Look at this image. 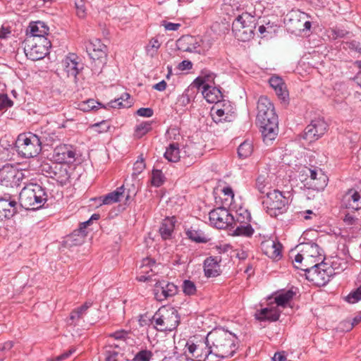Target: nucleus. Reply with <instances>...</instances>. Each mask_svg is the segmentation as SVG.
Instances as JSON below:
<instances>
[{
	"label": "nucleus",
	"mask_w": 361,
	"mask_h": 361,
	"mask_svg": "<svg viewBox=\"0 0 361 361\" xmlns=\"http://www.w3.org/2000/svg\"><path fill=\"white\" fill-rule=\"evenodd\" d=\"M75 351V350L73 349H71L69 350L68 351L64 353H62L61 355L57 356L56 357V361H62V360H64L66 359H67L71 354H73V353Z\"/></svg>",
	"instance_id": "nucleus-62"
},
{
	"label": "nucleus",
	"mask_w": 361,
	"mask_h": 361,
	"mask_svg": "<svg viewBox=\"0 0 361 361\" xmlns=\"http://www.w3.org/2000/svg\"><path fill=\"white\" fill-rule=\"evenodd\" d=\"M192 63L190 61H183L180 64H179V68L180 70H189L190 68H192Z\"/></svg>",
	"instance_id": "nucleus-63"
},
{
	"label": "nucleus",
	"mask_w": 361,
	"mask_h": 361,
	"mask_svg": "<svg viewBox=\"0 0 361 361\" xmlns=\"http://www.w3.org/2000/svg\"><path fill=\"white\" fill-rule=\"evenodd\" d=\"M182 288L183 293L187 295H195L197 291L195 283L190 280H185L183 281Z\"/></svg>",
	"instance_id": "nucleus-47"
},
{
	"label": "nucleus",
	"mask_w": 361,
	"mask_h": 361,
	"mask_svg": "<svg viewBox=\"0 0 361 361\" xmlns=\"http://www.w3.org/2000/svg\"><path fill=\"white\" fill-rule=\"evenodd\" d=\"M15 147L20 157L32 158L37 157L41 152L42 142L34 133H21L15 142Z\"/></svg>",
	"instance_id": "nucleus-3"
},
{
	"label": "nucleus",
	"mask_w": 361,
	"mask_h": 361,
	"mask_svg": "<svg viewBox=\"0 0 361 361\" xmlns=\"http://www.w3.org/2000/svg\"><path fill=\"white\" fill-rule=\"evenodd\" d=\"M87 51L91 59H92L98 66H104L106 62L107 48L105 44L102 43L99 39L92 40L87 47Z\"/></svg>",
	"instance_id": "nucleus-14"
},
{
	"label": "nucleus",
	"mask_w": 361,
	"mask_h": 361,
	"mask_svg": "<svg viewBox=\"0 0 361 361\" xmlns=\"http://www.w3.org/2000/svg\"><path fill=\"white\" fill-rule=\"evenodd\" d=\"M272 361H286V357L283 353H276Z\"/></svg>",
	"instance_id": "nucleus-64"
},
{
	"label": "nucleus",
	"mask_w": 361,
	"mask_h": 361,
	"mask_svg": "<svg viewBox=\"0 0 361 361\" xmlns=\"http://www.w3.org/2000/svg\"><path fill=\"white\" fill-rule=\"evenodd\" d=\"M165 181V176L159 169H154L152 172L151 183L154 187L161 186Z\"/></svg>",
	"instance_id": "nucleus-41"
},
{
	"label": "nucleus",
	"mask_w": 361,
	"mask_h": 361,
	"mask_svg": "<svg viewBox=\"0 0 361 361\" xmlns=\"http://www.w3.org/2000/svg\"><path fill=\"white\" fill-rule=\"evenodd\" d=\"M11 34V30L8 27L2 26L0 28V39H6Z\"/></svg>",
	"instance_id": "nucleus-61"
},
{
	"label": "nucleus",
	"mask_w": 361,
	"mask_h": 361,
	"mask_svg": "<svg viewBox=\"0 0 361 361\" xmlns=\"http://www.w3.org/2000/svg\"><path fill=\"white\" fill-rule=\"evenodd\" d=\"M101 104L94 99H88L85 102H83L80 104V109L84 111H88L90 110H93L97 108V105H100Z\"/></svg>",
	"instance_id": "nucleus-52"
},
{
	"label": "nucleus",
	"mask_w": 361,
	"mask_h": 361,
	"mask_svg": "<svg viewBox=\"0 0 361 361\" xmlns=\"http://www.w3.org/2000/svg\"><path fill=\"white\" fill-rule=\"evenodd\" d=\"M25 178L23 172L17 168L6 165L0 169V185L6 187H18Z\"/></svg>",
	"instance_id": "nucleus-7"
},
{
	"label": "nucleus",
	"mask_w": 361,
	"mask_h": 361,
	"mask_svg": "<svg viewBox=\"0 0 361 361\" xmlns=\"http://www.w3.org/2000/svg\"><path fill=\"white\" fill-rule=\"evenodd\" d=\"M109 337L113 338L116 341L125 342L130 345L133 341V339L131 338V332L123 329L110 334Z\"/></svg>",
	"instance_id": "nucleus-38"
},
{
	"label": "nucleus",
	"mask_w": 361,
	"mask_h": 361,
	"mask_svg": "<svg viewBox=\"0 0 361 361\" xmlns=\"http://www.w3.org/2000/svg\"><path fill=\"white\" fill-rule=\"evenodd\" d=\"M342 205L345 208L358 210L361 209V190H349L343 196Z\"/></svg>",
	"instance_id": "nucleus-24"
},
{
	"label": "nucleus",
	"mask_w": 361,
	"mask_h": 361,
	"mask_svg": "<svg viewBox=\"0 0 361 361\" xmlns=\"http://www.w3.org/2000/svg\"><path fill=\"white\" fill-rule=\"evenodd\" d=\"M160 46L161 44L159 43V40L157 39L152 38L151 40H149V43L145 47L147 55L154 56L157 53Z\"/></svg>",
	"instance_id": "nucleus-44"
},
{
	"label": "nucleus",
	"mask_w": 361,
	"mask_h": 361,
	"mask_svg": "<svg viewBox=\"0 0 361 361\" xmlns=\"http://www.w3.org/2000/svg\"><path fill=\"white\" fill-rule=\"evenodd\" d=\"M178 312L173 307H162L154 314L152 322L154 327L160 331H171L179 324Z\"/></svg>",
	"instance_id": "nucleus-4"
},
{
	"label": "nucleus",
	"mask_w": 361,
	"mask_h": 361,
	"mask_svg": "<svg viewBox=\"0 0 361 361\" xmlns=\"http://www.w3.org/2000/svg\"><path fill=\"white\" fill-rule=\"evenodd\" d=\"M343 221L345 225L352 227H358L360 226V219L355 217L354 215L349 213L346 214L343 218Z\"/></svg>",
	"instance_id": "nucleus-50"
},
{
	"label": "nucleus",
	"mask_w": 361,
	"mask_h": 361,
	"mask_svg": "<svg viewBox=\"0 0 361 361\" xmlns=\"http://www.w3.org/2000/svg\"><path fill=\"white\" fill-rule=\"evenodd\" d=\"M212 116L216 122H231L235 117V111L229 102H220L212 109Z\"/></svg>",
	"instance_id": "nucleus-13"
},
{
	"label": "nucleus",
	"mask_w": 361,
	"mask_h": 361,
	"mask_svg": "<svg viewBox=\"0 0 361 361\" xmlns=\"http://www.w3.org/2000/svg\"><path fill=\"white\" fill-rule=\"evenodd\" d=\"M237 337L228 331L216 329L207 335V345H210L212 355L221 360L229 358L235 353Z\"/></svg>",
	"instance_id": "nucleus-1"
},
{
	"label": "nucleus",
	"mask_w": 361,
	"mask_h": 361,
	"mask_svg": "<svg viewBox=\"0 0 361 361\" xmlns=\"http://www.w3.org/2000/svg\"><path fill=\"white\" fill-rule=\"evenodd\" d=\"M62 66L63 72L68 78H73L74 82H77V75L83 68L82 63L79 62V57L73 54H69L63 61Z\"/></svg>",
	"instance_id": "nucleus-16"
},
{
	"label": "nucleus",
	"mask_w": 361,
	"mask_h": 361,
	"mask_svg": "<svg viewBox=\"0 0 361 361\" xmlns=\"http://www.w3.org/2000/svg\"><path fill=\"white\" fill-rule=\"evenodd\" d=\"M76 14L80 18H84L87 16V8L85 0H75Z\"/></svg>",
	"instance_id": "nucleus-46"
},
{
	"label": "nucleus",
	"mask_w": 361,
	"mask_h": 361,
	"mask_svg": "<svg viewBox=\"0 0 361 361\" xmlns=\"http://www.w3.org/2000/svg\"><path fill=\"white\" fill-rule=\"evenodd\" d=\"M155 265V262L150 258H145L142 260L140 267V273L149 275L150 271H153L152 267Z\"/></svg>",
	"instance_id": "nucleus-45"
},
{
	"label": "nucleus",
	"mask_w": 361,
	"mask_h": 361,
	"mask_svg": "<svg viewBox=\"0 0 361 361\" xmlns=\"http://www.w3.org/2000/svg\"><path fill=\"white\" fill-rule=\"evenodd\" d=\"M82 231H74V232L68 237V242L71 245H81L86 237V234L81 233Z\"/></svg>",
	"instance_id": "nucleus-42"
},
{
	"label": "nucleus",
	"mask_w": 361,
	"mask_h": 361,
	"mask_svg": "<svg viewBox=\"0 0 361 361\" xmlns=\"http://www.w3.org/2000/svg\"><path fill=\"white\" fill-rule=\"evenodd\" d=\"M91 302H86L82 306L73 310L70 314L68 323L70 325H76L82 316L86 314L87 310L92 306Z\"/></svg>",
	"instance_id": "nucleus-31"
},
{
	"label": "nucleus",
	"mask_w": 361,
	"mask_h": 361,
	"mask_svg": "<svg viewBox=\"0 0 361 361\" xmlns=\"http://www.w3.org/2000/svg\"><path fill=\"white\" fill-rule=\"evenodd\" d=\"M177 286L166 281H157L154 286V293L155 298L162 302L177 293Z\"/></svg>",
	"instance_id": "nucleus-19"
},
{
	"label": "nucleus",
	"mask_w": 361,
	"mask_h": 361,
	"mask_svg": "<svg viewBox=\"0 0 361 361\" xmlns=\"http://www.w3.org/2000/svg\"><path fill=\"white\" fill-rule=\"evenodd\" d=\"M333 274V269L327 264L322 262L316 269L311 270L306 278L315 286H323L330 281Z\"/></svg>",
	"instance_id": "nucleus-10"
},
{
	"label": "nucleus",
	"mask_w": 361,
	"mask_h": 361,
	"mask_svg": "<svg viewBox=\"0 0 361 361\" xmlns=\"http://www.w3.org/2000/svg\"><path fill=\"white\" fill-rule=\"evenodd\" d=\"M361 322V313L355 316L352 320L347 321L348 324V331L351 330L355 325L358 324Z\"/></svg>",
	"instance_id": "nucleus-59"
},
{
	"label": "nucleus",
	"mask_w": 361,
	"mask_h": 361,
	"mask_svg": "<svg viewBox=\"0 0 361 361\" xmlns=\"http://www.w3.org/2000/svg\"><path fill=\"white\" fill-rule=\"evenodd\" d=\"M281 247L279 243L271 240L262 243V247L264 250V253L271 258H276L281 255Z\"/></svg>",
	"instance_id": "nucleus-30"
},
{
	"label": "nucleus",
	"mask_w": 361,
	"mask_h": 361,
	"mask_svg": "<svg viewBox=\"0 0 361 361\" xmlns=\"http://www.w3.org/2000/svg\"><path fill=\"white\" fill-rule=\"evenodd\" d=\"M302 255H305L306 260L308 257L315 259L317 262H322L324 260L323 250L319 245L314 243L305 244L301 250Z\"/></svg>",
	"instance_id": "nucleus-26"
},
{
	"label": "nucleus",
	"mask_w": 361,
	"mask_h": 361,
	"mask_svg": "<svg viewBox=\"0 0 361 361\" xmlns=\"http://www.w3.org/2000/svg\"><path fill=\"white\" fill-rule=\"evenodd\" d=\"M136 114L142 117H151L153 115V110L151 108H140Z\"/></svg>",
	"instance_id": "nucleus-55"
},
{
	"label": "nucleus",
	"mask_w": 361,
	"mask_h": 361,
	"mask_svg": "<svg viewBox=\"0 0 361 361\" xmlns=\"http://www.w3.org/2000/svg\"><path fill=\"white\" fill-rule=\"evenodd\" d=\"M92 128H95V130L97 131L98 133H102L106 132L109 128V126L106 121H102L94 124L92 126Z\"/></svg>",
	"instance_id": "nucleus-54"
},
{
	"label": "nucleus",
	"mask_w": 361,
	"mask_h": 361,
	"mask_svg": "<svg viewBox=\"0 0 361 361\" xmlns=\"http://www.w3.org/2000/svg\"><path fill=\"white\" fill-rule=\"evenodd\" d=\"M236 227L233 231V235L250 237L254 233V229L248 223L242 222L239 225H235Z\"/></svg>",
	"instance_id": "nucleus-36"
},
{
	"label": "nucleus",
	"mask_w": 361,
	"mask_h": 361,
	"mask_svg": "<svg viewBox=\"0 0 361 361\" xmlns=\"http://www.w3.org/2000/svg\"><path fill=\"white\" fill-rule=\"evenodd\" d=\"M153 356L152 351L142 350L139 351L134 357L133 361H150Z\"/></svg>",
	"instance_id": "nucleus-48"
},
{
	"label": "nucleus",
	"mask_w": 361,
	"mask_h": 361,
	"mask_svg": "<svg viewBox=\"0 0 361 361\" xmlns=\"http://www.w3.org/2000/svg\"><path fill=\"white\" fill-rule=\"evenodd\" d=\"M51 42L47 38H42V41H34L30 38L26 39L25 52L26 56L32 61L42 59L47 54V49Z\"/></svg>",
	"instance_id": "nucleus-8"
},
{
	"label": "nucleus",
	"mask_w": 361,
	"mask_h": 361,
	"mask_svg": "<svg viewBox=\"0 0 361 361\" xmlns=\"http://www.w3.org/2000/svg\"><path fill=\"white\" fill-rule=\"evenodd\" d=\"M124 192V187L121 186L116 190L108 193L107 195L100 197L99 199L102 200L104 204H111L115 202H118L121 197H123Z\"/></svg>",
	"instance_id": "nucleus-34"
},
{
	"label": "nucleus",
	"mask_w": 361,
	"mask_h": 361,
	"mask_svg": "<svg viewBox=\"0 0 361 361\" xmlns=\"http://www.w3.org/2000/svg\"><path fill=\"white\" fill-rule=\"evenodd\" d=\"M295 267L305 272V276L312 270L316 269L322 262H317L315 259L308 257L306 260L305 255L298 253L295 257Z\"/></svg>",
	"instance_id": "nucleus-25"
},
{
	"label": "nucleus",
	"mask_w": 361,
	"mask_h": 361,
	"mask_svg": "<svg viewBox=\"0 0 361 361\" xmlns=\"http://www.w3.org/2000/svg\"><path fill=\"white\" fill-rule=\"evenodd\" d=\"M252 152V145L250 142L245 141L243 142L238 149V156L241 158H247Z\"/></svg>",
	"instance_id": "nucleus-43"
},
{
	"label": "nucleus",
	"mask_w": 361,
	"mask_h": 361,
	"mask_svg": "<svg viewBox=\"0 0 361 361\" xmlns=\"http://www.w3.org/2000/svg\"><path fill=\"white\" fill-rule=\"evenodd\" d=\"M252 16L247 13H243L238 16L233 23V29L238 32V36L241 38L243 41L249 40L252 37L254 25H251V22L248 20H252Z\"/></svg>",
	"instance_id": "nucleus-11"
},
{
	"label": "nucleus",
	"mask_w": 361,
	"mask_h": 361,
	"mask_svg": "<svg viewBox=\"0 0 361 361\" xmlns=\"http://www.w3.org/2000/svg\"><path fill=\"white\" fill-rule=\"evenodd\" d=\"M361 300V286L355 290L351 292L347 297L346 301L349 303H356Z\"/></svg>",
	"instance_id": "nucleus-51"
},
{
	"label": "nucleus",
	"mask_w": 361,
	"mask_h": 361,
	"mask_svg": "<svg viewBox=\"0 0 361 361\" xmlns=\"http://www.w3.org/2000/svg\"><path fill=\"white\" fill-rule=\"evenodd\" d=\"M302 172L307 176L305 185H308L310 188L320 191L327 185L328 177L322 169L305 168Z\"/></svg>",
	"instance_id": "nucleus-9"
},
{
	"label": "nucleus",
	"mask_w": 361,
	"mask_h": 361,
	"mask_svg": "<svg viewBox=\"0 0 361 361\" xmlns=\"http://www.w3.org/2000/svg\"><path fill=\"white\" fill-rule=\"evenodd\" d=\"M332 32L334 38H342L344 37L346 34H348L347 31L341 29H334Z\"/></svg>",
	"instance_id": "nucleus-60"
},
{
	"label": "nucleus",
	"mask_w": 361,
	"mask_h": 361,
	"mask_svg": "<svg viewBox=\"0 0 361 361\" xmlns=\"http://www.w3.org/2000/svg\"><path fill=\"white\" fill-rule=\"evenodd\" d=\"M327 123L324 120H313L305 129L304 139L309 142L314 141L325 133Z\"/></svg>",
	"instance_id": "nucleus-17"
},
{
	"label": "nucleus",
	"mask_w": 361,
	"mask_h": 361,
	"mask_svg": "<svg viewBox=\"0 0 361 361\" xmlns=\"http://www.w3.org/2000/svg\"><path fill=\"white\" fill-rule=\"evenodd\" d=\"M204 271L207 277H215L220 274L219 260L217 257H208L204 262Z\"/></svg>",
	"instance_id": "nucleus-28"
},
{
	"label": "nucleus",
	"mask_w": 361,
	"mask_h": 361,
	"mask_svg": "<svg viewBox=\"0 0 361 361\" xmlns=\"http://www.w3.org/2000/svg\"><path fill=\"white\" fill-rule=\"evenodd\" d=\"M164 157L171 162H177L180 159L178 144H170L164 153Z\"/></svg>",
	"instance_id": "nucleus-35"
},
{
	"label": "nucleus",
	"mask_w": 361,
	"mask_h": 361,
	"mask_svg": "<svg viewBox=\"0 0 361 361\" xmlns=\"http://www.w3.org/2000/svg\"><path fill=\"white\" fill-rule=\"evenodd\" d=\"M49 31V27L42 21L31 22L27 30V39L30 38L34 41H42V38H46Z\"/></svg>",
	"instance_id": "nucleus-20"
},
{
	"label": "nucleus",
	"mask_w": 361,
	"mask_h": 361,
	"mask_svg": "<svg viewBox=\"0 0 361 361\" xmlns=\"http://www.w3.org/2000/svg\"><path fill=\"white\" fill-rule=\"evenodd\" d=\"M57 160L60 162L71 163L75 160V152L68 146H61L54 150Z\"/></svg>",
	"instance_id": "nucleus-29"
},
{
	"label": "nucleus",
	"mask_w": 361,
	"mask_h": 361,
	"mask_svg": "<svg viewBox=\"0 0 361 361\" xmlns=\"http://www.w3.org/2000/svg\"><path fill=\"white\" fill-rule=\"evenodd\" d=\"M13 105V102L8 98L7 94L0 95V111L6 110Z\"/></svg>",
	"instance_id": "nucleus-53"
},
{
	"label": "nucleus",
	"mask_w": 361,
	"mask_h": 361,
	"mask_svg": "<svg viewBox=\"0 0 361 361\" xmlns=\"http://www.w3.org/2000/svg\"><path fill=\"white\" fill-rule=\"evenodd\" d=\"M174 218H166L163 220L161 225L159 228V233L163 239H169L172 236L175 226Z\"/></svg>",
	"instance_id": "nucleus-32"
},
{
	"label": "nucleus",
	"mask_w": 361,
	"mask_h": 361,
	"mask_svg": "<svg viewBox=\"0 0 361 361\" xmlns=\"http://www.w3.org/2000/svg\"><path fill=\"white\" fill-rule=\"evenodd\" d=\"M261 128L264 142L269 145L274 140L278 135V116L275 110L269 111L262 116V119L257 118Z\"/></svg>",
	"instance_id": "nucleus-5"
},
{
	"label": "nucleus",
	"mask_w": 361,
	"mask_h": 361,
	"mask_svg": "<svg viewBox=\"0 0 361 361\" xmlns=\"http://www.w3.org/2000/svg\"><path fill=\"white\" fill-rule=\"evenodd\" d=\"M45 190L38 184L31 183L25 186L19 194V204L27 210L37 209L47 201Z\"/></svg>",
	"instance_id": "nucleus-2"
},
{
	"label": "nucleus",
	"mask_w": 361,
	"mask_h": 361,
	"mask_svg": "<svg viewBox=\"0 0 361 361\" xmlns=\"http://www.w3.org/2000/svg\"><path fill=\"white\" fill-rule=\"evenodd\" d=\"M257 118L262 119L265 113L274 110V104L267 97H260L257 102Z\"/></svg>",
	"instance_id": "nucleus-33"
},
{
	"label": "nucleus",
	"mask_w": 361,
	"mask_h": 361,
	"mask_svg": "<svg viewBox=\"0 0 361 361\" xmlns=\"http://www.w3.org/2000/svg\"><path fill=\"white\" fill-rule=\"evenodd\" d=\"M152 122L144 121L137 125L134 132V136L137 138H141L152 130Z\"/></svg>",
	"instance_id": "nucleus-39"
},
{
	"label": "nucleus",
	"mask_w": 361,
	"mask_h": 361,
	"mask_svg": "<svg viewBox=\"0 0 361 361\" xmlns=\"http://www.w3.org/2000/svg\"><path fill=\"white\" fill-rule=\"evenodd\" d=\"M18 212V203L11 197L6 195L0 197V219H10Z\"/></svg>",
	"instance_id": "nucleus-21"
},
{
	"label": "nucleus",
	"mask_w": 361,
	"mask_h": 361,
	"mask_svg": "<svg viewBox=\"0 0 361 361\" xmlns=\"http://www.w3.org/2000/svg\"><path fill=\"white\" fill-rule=\"evenodd\" d=\"M263 203L267 209V212L271 216L276 217L285 210L288 199L279 190H273L266 193Z\"/></svg>",
	"instance_id": "nucleus-6"
},
{
	"label": "nucleus",
	"mask_w": 361,
	"mask_h": 361,
	"mask_svg": "<svg viewBox=\"0 0 361 361\" xmlns=\"http://www.w3.org/2000/svg\"><path fill=\"white\" fill-rule=\"evenodd\" d=\"M210 224L219 229L232 226L234 223V217L224 207H217L212 210L209 214Z\"/></svg>",
	"instance_id": "nucleus-12"
},
{
	"label": "nucleus",
	"mask_w": 361,
	"mask_h": 361,
	"mask_svg": "<svg viewBox=\"0 0 361 361\" xmlns=\"http://www.w3.org/2000/svg\"><path fill=\"white\" fill-rule=\"evenodd\" d=\"M210 345H207V337L203 341H200L197 343L188 341L185 348L192 357L198 359V361L204 360L209 355H212L210 352Z\"/></svg>",
	"instance_id": "nucleus-18"
},
{
	"label": "nucleus",
	"mask_w": 361,
	"mask_h": 361,
	"mask_svg": "<svg viewBox=\"0 0 361 361\" xmlns=\"http://www.w3.org/2000/svg\"><path fill=\"white\" fill-rule=\"evenodd\" d=\"M194 83L198 89L202 90V93L207 102L216 104L221 102L222 94L219 88L207 83V81L201 78H197Z\"/></svg>",
	"instance_id": "nucleus-15"
},
{
	"label": "nucleus",
	"mask_w": 361,
	"mask_h": 361,
	"mask_svg": "<svg viewBox=\"0 0 361 361\" xmlns=\"http://www.w3.org/2000/svg\"><path fill=\"white\" fill-rule=\"evenodd\" d=\"M281 311L277 307H266L257 311L255 313V317L257 320H269L271 322L277 321L280 317Z\"/></svg>",
	"instance_id": "nucleus-27"
},
{
	"label": "nucleus",
	"mask_w": 361,
	"mask_h": 361,
	"mask_svg": "<svg viewBox=\"0 0 361 361\" xmlns=\"http://www.w3.org/2000/svg\"><path fill=\"white\" fill-rule=\"evenodd\" d=\"M13 346V343L12 341H7V342H5L2 346L0 347V359L1 358H4V357H2L3 354L4 353H6V351H8L10 350Z\"/></svg>",
	"instance_id": "nucleus-58"
},
{
	"label": "nucleus",
	"mask_w": 361,
	"mask_h": 361,
	"mask_svg": "<svg viewBox=\"0 0 361 361\" xmlns=\"http://www.w3.org/2000/svg\"><path fill=\"white\" fill-rule=\"evenodd\" d=\"M177 47L179 50L188 52L200 53V41L191 35L182 36L177 40Z\"/></svg>",
	"instance_id": "nucleus-22"
},
{
	"label": "nucleus",
	"mask_w": 361,
	"mask_h": 361,
	"mask_svg": "<svg viewBox=\"0 0 361 361\" xmlns=\"http://www.w3.org/2000/svg\"><path fill=\"white\" fill-rule=\"evenodd\" d=\"M268 176L265 174L259 175L256 180V188L258 191L262 193H267L269 190L267 185H269Z\"/></svg>",
	"instance_id": "nucleus-40"
},
{
	"label": "nucleus",
	"mask_w": 361,
	"mask_h": 361,
	"mask_svg": "<svg viewBox=\"0 0 361 361\" xmlns=\"http://www.w3.org/2000/svg\"><path fill=\"white\" fill-rule=\"evenodd\" d=\"M162 25L164 27L165 30L170 31L178 30L181 25L180 23H174L171 22L164 21Z\"/></svg>",
	"instance_id": "nucleus-56"
},
{
	"label": "nucleus",
	"mask_w": 361,
	"mask_h": 361,
	"mask_svg": "<svg viewBox=\"0 0 361 361\" xmlns=\"http://www.w3.org/2000/svg\"><path fill=\"white\" fill-rule=\"evenodd\" d=\"M187 236L191 239L192 240L197 243H202L206 242V238L204 236H202L201 234L193 229H189L186 232Z\"/></svg>",
	"instance_id": "nucleus-49"
},
{
	"label": "nucleus",
	"mask_w": 361,
	"mask_h": 361,
	"mask_svg": "<svg viewBox=\"0 0 361 361\" xmlns=\"http://www.w3.org/2000/svg\"><path fill=\"white\" fill-rule=\"evenodd\" d=\"M145 168V164L142 159H141L140 160H137L134 164L133 169L135 173H140L144 170Z\"/></svg>",
	"instance_id": "nucleus-57"
},
{
	"label": "nucleus",
	"mask_w": 361,
	"mask_h": 361,
	"mask_svg": "<svg viewBox=\"0 0 361 361\" xmlns=\"http://www.w3.org/2000/svg\"><path fill=\"white\" fill-rule=\"evenodd\" d=\"M295 293L288 290L285 292H283L275 297V302L276 303L277 307H285L288 302L293 299Z\"/></svg>",
	"instance_id": "nucleus-37"
},
{
	"label": "nucleus",
	"mask_w": 361,
	"mask_h": 361,
	"mask_svg": "<svg viewBox=\"0 0 361 361\" xmlns=\"http://www.w3.org/2000/svg\"><path fill=\"white\" fill-rule=\"evenodd\" d=\"M270 86L274 90L276 94L283 103L288 104L289 102V93L286 85L283 79L279 76H272L269 80Z\"/></svg>",
	"instance_id": "nucleus-23"
}]
</instances>
